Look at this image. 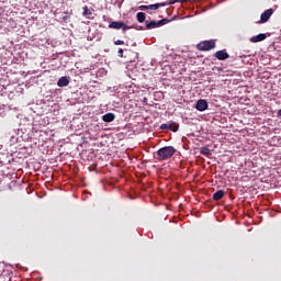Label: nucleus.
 <instances>
[{
  "label": "nucleus",
  "mask_w": 281,
  "mask_h": 281,
  "mask_svg": "<svg viewBox=\"0 0 281 281\" xmlns=\"http://www.w3.org/2000/svg\"><path fill=\"white\" fill-rule=\"evenodd\" d=\"M176 153L177 149H175L172 146L162 147L157 150L158 160L166 161L167 159H170Z\"/></svg>",
  "instance_id": "obj_1"
},
{
  "label": "nucleus",
  "mask_w": 281,
  "mask_h": 281,
  "mask_svg": "<svg viewBox=\"0 0 281 281\" xmlns=\"http://www.w3.org/2000/svg\"><path fill=\"white\" fill-rule=\"evenodd\" d=\"M200 52H210V49H214L216 47V43L214 41H204L196 45Z\"/></svg>",
  "instance_id": "obj_2"
},
{
  "label": "nucleus",
  "mask_w": 281,
  "mask_h": 281,
  "mask_svg": "<svg viewBox=\"0 0 281 281\" xmlns=\"http://www.w3.org/2000/svg\"><path fill=\"white\" fill-rule=\"evenodd\" d=\"M166 23H168V19H162L159 21H150V22H146V30H155L156 27H161V25H166Z\"/></svg>",
  "instance_id": "obj_3"
},
{
  "label": "nucleus",
  "mask_w": 281,
  "mask_h": 281,
  "mask_svg": "<svg viewBox=\"0 0 281 281\" xmlns=\"http://www.w3.org/2000/svg\"><path fill=\"white\" fill-rule=\"evenodd\" d=\"M110 30H122L123 32H126V30H131L130 25H126L124 22H117L113 21L109 24Z\"/></svg>",
  "instance_id": "obj_4"
},
{
  "label": "nucleus",
  "mask_w": 281,
  "mask_h": 281,
  "mask_svg": "<svg viewBox=\"0 0 281 281\" xmlns=\"http://www.w3.org/2000/svg\"><path fill=\"white\" fill-rule=\"evenodd\" d=\"M207 108H209L207 101L204 99H200L195 103L196 111H200V112L207 111Z\"/></svg>",
  "instance_id": "obj_5"
},
{
  "label": "nucleus",
  "mask_w": 281,
  "mask_h": 281,
  "mask_svg": "<svg viewBox=\"0 0 281 281\" xmlns=\"http://www.w3.org/2000/svg\"><path fill=\"white\" fill-rule=\"evenodd\" d=\"M273 14V9H268L263 13H261L259 23H267L269 19H271V15Z\"/></svg>",
  "instance_id": "obj_6"
},
{
  "label": "nucleus",
  "mask_w": 281,
  "mask_h": 281,
  "mask_svg": "<svg viewBox=\"0 0 281 281\" xmlns=\"http://www.w3.org/2000/svg\"><path fill=\"white\" fill-rule=\"evenodd\" d=\"M266 40H267V34L261 33L250 37V43H262V41H266Z\"/></svg>",
  "instance_id": "obj_7"
},
{
  "label": "nucleus",
  "mask_w": 281,
  "mask_h": 281,
  "mask_svg": "<svg viewBox=\"0 0 281 281\" xmlns=\"http://www.w3.org/2000/svg\"><path fill=\"white\" fill-rule=\"evenodd\" d=\"M215 58H217V60H227L229 54L225 50H218L215 53Z\"/></svg>",
  "instance_id": "obj_8"
},
{
  "label": "nucleus",
  "mask_w": 281,
  "mask_h": 281,
  "mask_svg": "<svg viewBox=\"0 0 281 281\" xmlns=\"http://www.w3.org/2000/svg\"><path fill=\"white\" fill-rule=\"evenodd\" d=\"M58 87H68L69 86V77H61L57 81Z\"/></svg>",
  "instance_id": "obj_9"
},
{
  "label": "nucleus",
  "mask_w": 281,
  "mask_h": 281,
  "mask_svg": "<svg viewBox=\"0 0 281 281\" xmlns=\"http://www.w3.org/2000/svg\"><path fill=\"white\" fill-rule=\"evenodd\" d=\"M115 120V114L114 113H106L102 116V121L106 122L108 124L113 122Z\"/></svg>",
  "instance_id": "obj_10"
},
{
  "label": "nucleus",
  "mask_w": 281,
  "mask_h": 281,
  "mask_svg": "<svg viewBox=\"0 0 281 281\" xmlns=\"http://www.w3.org/2000/svg\"><path fill=\"white\" fill-rule=\"evenodd\" d=\"M225 196V191L218 190L213 194L214 201H221Z\"/></svg>",
  "instance_id": "obj_11"
},
{
  "label": "nucleus",
  "mask_w": 281,
  "mask_h": 281,
  "mask_svg": "<svg viewBox=\"0 0 281 281\" xmlns=\"http://www.w3.org/2000/svg\"><path fill=\"white\" fill-rule=\"evenodd\" d=\"M136 19H137L138 23H144V21H146V13H144V12H138V13L136 14Z\"/></svg>",
  "instance_id": "obj_12"
},
{
  "label": "nucleus",
  "mask_w": 281,
  "mask_h": 281,
  "mask_svg": "<svg viewBox=\"0 0 281 281\" xmlns=\"http://www.w3.org/2000/svg\"><path fill=\"white\" fill-rule=\"evenodd\" d=\"M169 131H172L173 133H177V131H179V124H177L176 122H169Z\"/></svg>",
  "instance_id": "obj_13"
},
{
  "label": "nucleus",
  "mask_w": 281,
  "mask_h": 281,
  "mask_svg": "<svg viewBox=\"0 0 281 281\" xmlns=\"http://www.w3.org/2000/svg\"><path fill=\"white\" fill-rule=\"evenodd\" d=\"M166 5L165 3H156V4H149L148 10H159V8H164Z\"/></svg>",
  "instance_id": "obj_14"
},
{
  "label": "nucleus",
  "mask_w": 281,
  "mask_h": 281,
  "mask_svg": "<svg viewBox=\"0 0 281 281\" xmlns=\"http://www.w3.org/2000/svg\"><path fill=\"white\" fill-rule=\"evenodd\" d=\"M200 153L201 155H205L206 157H210V155H212V151L207 147H201Z\"/></svg>",
  "instance_id": "obj_15"
},
{
  "label": "nucleus",
  "mask_w": 281,
  "mask_h": 281,
  "mask_svg": "<svg viewBox=\"0 0 281 281\" xmlns=\"http://www.w3.org/2000/svg\"><path fill=\"white\" fill-rule=\"evenodd\" d=\"M91 14H93L91 9H89L88 7L83 8V16H87L89 19V16H91Z\"/></svg>",
  "instance_id": "obj_16"
},
{
  "label": "nucleus",
  "mask_w": 281,
  "mask_h": 281,
  "mask_svg": "<svg viewBox=\"0 0 281 281\" xmlns=\"http://www.w3.org/2000/svg\"><path fill=\"white\" fill-rule=\"evenodd\" d=\"M161 131H170V123H164L160 125Z\"/></svg>",
  "instance_id": "obj_17"
},
{
  "label": "nucleus",
  "mask_w": 281,
  "mask_h": 281,
  "mask_svg": "<svg viewBox=\"0 0 281 281\" xmlns=\"http://www.w3.org/2000/svg\"><path fill=\"white\" fill-rule=\"evenodd\" d=\"M117 55H119L120 58H123L124 57V49L120 48L117 50Z\"/></svg>",
  "instance_id": "obj_18"
},
{
  "label": "nucleus",
  "mask_w": 281,
  "mask_h": 281,
  "mask_svg": "<svg viewBox=\"0 0 281 281\" xmlns=\"http://www.w3.org/2000/svg\"><path fill=\"white\" fill-rule=\"evenodd\" d=\"M114 45H124V41H122V40H116V41L114 42Z\"/></svg>",
  "instance_id": "obj_19"
},
{
  "label": "nucleus",
  "mask_w": 281,
  "mask_h": 281,
  "mask_svg": "<svg viewBox=\"0 0 281 281\" xmlns=\"http://www.w3.org/2000/svg\"><path fill=\"white\" fill-rule=\"evenodd\" d=\"M181 0H170V4L175 5V3H179Z\"/></svg>",
  "instance_id": "obj_20"
},
{
  "label": "nucleus",
  "mask_w": 281,
  "mask_h": 281,
  "mask_svg": "<svg viewBox=\"0 0 281 281\" xmlns=\"http://www.w3.org/2000/svg\"><path fill=\"white\" fill-rule=\"evenodd\" d=\"M140 10H144V11L148 10V5H140Z\"/></svg>",
  "instance_id": "obj_21"
},
{
  "label": "nucleus",
  "mask_w": 281,
  "mask_h": 281,
  "mask_svg": "<svg viewBox=\"0 0 281 281\" xmlns=\"http://www.w3.org/2000/svg\"><path fill=\"white\" fill-rule=\"evenodd\" d=\"M278 117H281V109L277 112Z\"/></svg>",
  "instance_id": "obj_22"
},
{
  "label": "nucleus",
  "mask_w": 281,
  "mask_h": 281,
  "mask_svg": "<svg viewBox=\"0 0 281 281\" xmlns=\"http://www.w3.org/2000/svg\"><path fill=\"white\" fill-rule=\"evenodd\" d=\"M137 30H142V26H138Z\"/></svg>",
  "instance_id": "obj_23"
}]
</instances>
